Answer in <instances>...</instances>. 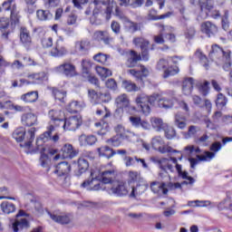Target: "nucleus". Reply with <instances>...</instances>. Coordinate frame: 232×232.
Listing matches in <instances>:
<instances>
[{
    "label": "nucleus",
    "mask_w": 232,
    "mask_h": 232,
    "mask_svg": "<svg viewBox=\"0 0 232 232\" xmlns=\"http://www.w3.org/2000/svg\"><path fill=\"white\" fill-rule=\"evenodd\" d=\"M115 177L114 170H104L99 174V172L95 170L91 171V179H86L82 183V188H86L88 191H99V189H102V185L112 184L113 178Z\"/></svg>",
    "instance_id": "f257e3e1"
},
{
    "label": "nucleus",
    "mask_w": 232,
    "mask_h": 232,
    "mask_svg": "<svg viewBox=\"0 0 232 232\" xmlns=\"http://www.w3.org/2000/svg\"><path fill=\"white\" fill-rule=\"evenodd\" d=\"M94 9L92 11V16L94 18L99 17V15H102V17H105L107 21H110L111 19V13L113 12V7L115 6V15L117 17H120V19H122V12H121V9L117 7V4L115 2H111V4H106L101 0H94L93 1Z\"/></svg>",
    "instance_id": "f03ea898"
},
{
    "label": "nucleus",
    "mask_w": 232,
    "mask_h": 232,
    "mask_svg": "<svg viewBox=\"0 0 232 232\" xmlns=\"http://www.w3.org/2000/svg\"><path fill=\"white\" fill-rule=\"evenodd\" d=\"M211 61H214L218 66H223L225 72L231 70V51L224 50L218 44L212 45V49L209 53Z\"/></svg>",
    "instance_id": "7ed1b4c3"
},
{
    "label": "nucleus",
    "mask_w": 232,
    "mask_h": 232,
    "mask_svg": "<svg viewBox=\"0 0 232 232\" xmlns=\"http://www.w3.org/2000/svg\"><path fill=\"white\" fill-rule=\"evenodd\" d=\"M151 162L156 164L160 169V179H169V173H175V168L177 169V165H179V160L174 157L170 158H150Z\"/></svg>",
    "instance_id": "20e7f679"
},
{
    "label": "nucleus",
    "mask_w": 232,
    "mask_h": 232,
    "mask_svg": "<svg viewBox=\"0 0 232 232\" xmlns=\"http://www.w3.org/2000/svg\"><path fill=\"white\" fill-rule=\"evenodd\" d=\"M13 139H15L16 142H23V140H25L24 148H30L32 142H34L35 139V128H31L26 133V129L19 127L14 130Z\"/></svg>",
    "instance_id": "39448f33"
},
{
    "label": "nucleus",
    "mask_w": 232,
    "mask_h": 232,
    "mask_svg": "<svg viewBox=\"0 0 232 232\" xmlns=\"http://www.w3.org/2000/svg\"><path fill=\"white\" fill-rule=\"evenodd\" d=\"M157 97V94L148 96L145 93H141L137 96L136 103L138 104V107L140 108L143 115H150V111H151V108L150 106L151 104H155Z\"/></svg>",
    "instance_id": "423d86ee"
},
{
    "label": "nucleus",
    "mask_w": 232,
    "mask_h": 232,
    "mask_svg": "<svg viewBox=\"0 0 232 232\" xmlns=\"http://www.w3.org/2000/svg\"><path fill=\"white\" fill-rule=\"evenodd\" d=\"M55 131V126L49 125L46 128V131H44L43 134H41L36 139V146H43L45 142H48L49 140H52L53 142H59V133L55 132L53 136L52 134Z\"/></svg>",
    "instance_id": "0eeeda50"
},
{
    "label": "nucleus",
    "mask_w": 232,
    "mask_h": 232,
    "mask_svg": "<svg viewBox=\"0 0 232 232\" xmlns=\"http://www.w3.org/2000/svg\"><path fill=\"white\" fill-rule=\"evenodd\" d=\"M107 192L109 195H115V197H126L128 195V187L124 181H112L107 186Z\"/></svg>",
    "instance_id": "6e6552de"
},
{
    "label": "nucleus",
    "mask_w": 232,
    "mask_h": 232,
    "mask_svg": "<svg viewBox=\"0 0 232 232\" xmlns=\"http://www.w3.org/2000/svg\"><path fill=\"white\" fill-rule=\"evenodd\" d=\"M201 15L204 17H212L213 19L220 18V11L213 10L211 0H199Z\"/></svg>",
    "instance_id": "1a4fd4ad"
},
{
    "label": "nucleus",
    "mask_w": 232,
    "mask_h": 232,
    "mask_svg": "<svg viewBox=\"0 0 232 232\" xmlns=\"http://www.w3.org/2000/svg\"><path fill=\"white\" fill-rule=\"evenodd\" d=\"M61 126H63L64 130L75 131L82 126V117L81 115L71 116L65 119Z\"/></svg>",
    "instance_id": "9d476101"
},
{
    "label": "nucleus",
    "mask_w": 232,
    "mask_h": 232,
    "mask_svg": "<svg viewBox=\"0 0 232 232\" xmlns=\"http://www.w3.org/2000/svg\"><path fill=\"white\" fill-rule=\"evenodd\" d=\"M164 95L169 96H162L159 99L158 104L160 108H164L165 110H169L170 108H173L177 102H179V100L175 98V92L169 91L168 92H165Z\"/></svg>",
    "instance_id": "9b49d317"
},
{
    "label": "nucleus",
    "mask_w": 232,
    "mask_h": 232,
    "mask_svg": "<svg viewBox=\"0 0 232 232\" xmlns=\"http://www.w3.org/2000/svg\"><path fill=\"white\" fill-rule=\"evenodd\" d=\"M121 55H126V66L128 68H135L137 66L139 61H142V57L140 53H137V51L130 50V51H121L119 50Z\"/></svg>",
    "instance_id": "f8f14e48"
},
{
    "label": "nucleus",
    "mask_w": 232,
    "mask_h": 232,
    "mask_svg": "<svg viewBox=\"0 0 232 232\" xmlns=\"http://www.w3.org/2000/svg\"><path fill=\"white\" fill-rule=\"evenodd\" d=\"M4 12H10V17L12 21H19V10L17 9V4L15 0H5L2 4Z\"/></svg>",
    "instance_id": "ddd939ff"
},
{
    "label": "nucleus",
    "mask_w": 232,
    "mask_h": 232,
    "mask_svg": "<svg viewBox=\"0 0 232 232\" xmlns=\"http://www.w3.org/2000/svg\"><path fill=\"white\" fill-rule=\"evenodd\" d=\"M68 53V49L64 45V38L59 36L56 40L53 48L51 50L50 54L52 57H63Z\"/></svg>",
    "instance_id": "4468645a"
},
{
    "label": "nucleus",
    "mask_w": 232,
    "mask_h": 232,
    "mask_svg": "<svg viewBox=\"0 0 232 232\" xmlns=\"http://www.w3.org/2000/svg\"><path fill=\"white\" fill-rule=\"evenodd\" d=\"M157 70H162L164 72L163 77L168 79L171 75H177L179 73V67L174 69L169 67V62L166 59H160L157 63Z\"/></svg>",
    "instance_id": "2eb2a0df"
},
{
    "label": "nucleus",
    "mask_w": 232,
    "mask_h": 232,
    "mask_svg": "<svg viewBox=\"0 0 232 232\" xmlns=\"http://www.w3.org/2000/svg\"><path fill=\"white\" fill-rule=\"evenodd\" d=\"M89 97L94 101L95 104H102V102H110L111 94L109 92H97L93 90H89Z\"/></svg>",
    "instance_id": "dca6fc26"
},
{
    "label": "nucleus",
    "mask_w": 232,
    "mask_h": 232,
    "mask_svg": "<svg viewBox=\"0 0 232 232\" xmlns=\"http://www.w3.org/2000/svg\"><path fill=\"white\" fill-rule=\"evenodd\" d=\"M28 79H31L32 82H28L26 79H21L19 86H24V84H42L44 81H46V73L38 72L28 75Z\"/></svg>",
    "instance_id": "f3484780"
},
{
    "label": "nucleus",
    "mask_w": 232,
    "mask_h": 232,
    "mask_svg": "<svg viewBox=\"0 0 232 232\" xmlns=\"http://www.w3.org/2000/svg\"><path fill=\"white\" fill-rule=\"evenodd\" d=\"M115 105L117 108L123 109L127 113H130V110H135V108L131 107L130 104V98L128 94H121L115 99Z\"/></svg>",
    "instance_id": "a211bd4d"
},
{
    "label": "nucleus",
    "mask_w": 232,
    "mask_h": 232,
    "mask_svg": "<svg viewBox=\"0 0 232 232\" xmlns=\"http://www.w3.org/2000/svg\"><path fill=\"white\" fill-rule=\"evenodd\" d=\"M128 73L135 77L136 81H138L140 84H144V79L150 75V71L145 66L140 65V71L130 69L128 71Z\"/></svg>",
    "instance_id": "6ab92c4d"
},
{
    "label": "nucleus",
    "mask_w": 232,
    "mask_h": 232,
    "mask_svg": "<svg viewBox=\"0 0 232 232\" xmlns=\"http://www.w3.org/2000/svg\"><path fill=\"white\" fill-rule=\"evenodd\" d=\"M56 72H59V73H63L66 77H73L77 73V72L75 71V65L68 62L57 66Z\"/></svg>",
    "instance_id": "aec40b11"
},
{
    "label": "nucleus",
    "mask_w": 232,
    "mask_h": 232,
    "mask_svg": "<svg viewBox=\"0 0 232 232\" xmlns=\"http://www.w3.org/2000/svg\"><path fill=\"white\" fill-rule=\"evenodd\" d=\"M94 41L98 43H103V44H111L113 43V37L110 34L108 31H96L92 35Z\"/></svg>",
    "instance_id": "412c9836"
},
{
    "label": "nucleus",
    "mask_w": 232,
    "mask_h": 232,
    "mask_svg": "<svg viewBox=\"0 0 232 232\" xmlns=\"http://www.w3.org/2000/svg\"><path fill=\"white\" fill-rule=\"evenodd\" d=\"M70 171H72V166L67 161H61L53 169V173L57 175V177H64V175H68Z\"/></svg>",
    "instance_id": "4be33fe9"
},
{
    "label": "nucleus",
    "mask_w": 232,
    "mask_h": 232,
    "mask_svg": "<svg viewBox=\"0 0 232 232\" xmlns=\"http://www.w3.org/2000/svg\"><path fill=\"white\" fill-rule=\"evenodd\" d=\"M201 32L206 34L208 37H213L218 32V27L210 21H207L201 24Z\"/></svg>",
    "instance_id": "5701e85b"
},
{
    "label": "nucleus",
    "mask_w": 232,
    "mask_h": 232,
    "mask_svg": "<svg viewBox=\"0 0 232 232\" xmlns=\"http://www.w3.org/2000/svg\"><path fill=\"white\" fill-rule=\"evenodd\" d=\"M176 170L179 177H180L185 180V181H182L181 184H186V185L188 184L189 186H193L194 182H196L195 178L191 176H188V171H182V165L180 164L177 165Z\"/></svg>",
    "instance_id": "b1692460"
},
{
    "label": "nucleus",
    "mask_w": 232,
    "mask_h": 232,
    "mask_svg": "<svg viewBox=\"0 0 232 232\" xmlns=\"http://www.w3.org/2000/svg\"><path fill=\"white\" fill-rule=\"evenodd\" d=\"M168 185H166V182H157L154 181L150 184V189L152 192H154L156 195H168Z\"/></svg>",
    "instance_id": "393cba45"
},
{
    "label": "nucleus",
    "mask_w": 232,
    "mask_h": 232,
    "mask_svg": "<svg viewBox=\"0 0 232 232\" xmlns=\"http://www.w3.org/2000/svg\"><path fill=\"white\" fill-rule=\"evenodd\" d=\"M21 121L24 126L30 128L37 124V116L32 112L24 113L22 115Z\"/></svg>",
    "instance_id": "a878e982"
},
{
    "label": "nucleus",
    "mask_w": 232,
    "mask_h": 232,
    "mask_svg": "<svg viewBox=\"0 0 232 232\" xmlns=\"http://www.w3.org/2000/svg\"><path fill=\"white\" fill-rule=\"evenodd\" d=\"M194 84L195 79H193L192 77L185 78L182 81V93L184 95H191Z\"/></svg>",
    "instance_id": "bb28decb"
},
{
    "label": "nucleus",
    "mask_w": 232,
    "mask_h": 232,
    "mask_svg": "<svg viewBox=\"0 0 232 232\" xmlns=\"http://www.w3.org/2000/svg\"><path fill=\"white\" fill-rule=\"evenodd\" d=\"M129 119L134 128H142L143 130L150 129V122L142 121L140 117L130 116Z\"/></svg>",
    "instance_id": "cd10ccee"
},
{
    "label": "nucleus",
    "mask_w": 232,
    "mask_h": 232,
    "mask_svg": "<svg viewBox=\"0 0 232 232\" xmlns=\"http://www.w3.org/2000/svg\"><path fill=\"white\" fill-rule=\"evenodd\" d=\"M62 157L63 159H73L77 157V150H73L72 144H65L62 148Z\"/></svg>",
    "instance_id": "c85d7f7f"
},
{
    "label": "nucleus",
    "mask_w": 232,
    "mask_h": 232,
    "mask_svg": "<svg viewBox=\"0 0 232 232\" xmlns=\"http://www.w3.org/2000/svg\"><path fill=\"white\" fill-rule=\"evenodd\" d=\"M227 142H232L231 137L223 138L222 144L220 141H215L210 145L209 150L210 151H212V153H215V155H217V153H218V151L222 150V146H226Z\"/></svg>",
    "instance_id": "c756f323"
},
{
    "label": "nucleus",
    "mask_w": 232,
    "mask_h": 232,
    "mask_svg": "<svg viewBox=\"0 0 232 232\" xmlns=\"http://www.w3.org/2000/svg\"><path fill=\"white\" fill-rule=\"evenodd\" d=\"M0 209L5 215H12V213H15L17 208L15 204L10 201H3L0 205Z\"/></svg>",
    "instance_id": "7c9ffc66"
},
{
    "label": "nucleus",
    "mask_w": 232,
    "mask_h": 232,
    "mask_svg": "<svg viewBox=\"0 0 232 232\" xmlns=\"http://www.w3.org/2000/svg\"><path fill=\"white\" fill-rule=\"evenodd\" d=\"M156 26L160 28V34L154 36V42L157 44H164L166 37V30H168V26H164L162 24H156Z\"/></svg>",
    "instance_id": "2f4dec72"
},
{
    "label": "nucleus",
    "mask_w": 232,
    "mask_h": 232,
    "mask_svg": "<svg viewBox=\"0 0 232 232\" xmlns=\"http://www.w3.org/2000/svg\"><path fill=\"white\" fill-rule=\"evenodd\" d=\"M79 142L81 146H93L97 142V137L94 135H85L82 134L79 138Z\"/></svg>",
    "instance_id": "473e14b6"
},
{
    "label": "nucleus",
    "mask_w": 232,
    "mask_h": 232,
    "mask_svg": "<svg viewBox=\"0 0 232 232\" xmlns=\"http://www.w3.org/2000/svg\"><path fill=\"white\" fill-rule=\"evenodd\" d=\"M82 108H86V104L84 102L72 101L67 106V111H69V113H77V111H81Z\"/></svg>",
    "instance_id": "72a5a7b5"
},
{
    "label": "nucleus",
    "mask_w": 232,
    "mask_h": 232,
    "mask_svg": "<svg viewBox=\"0 0 232 232\" xmlns=\"http://www.w3.org/2000/svg\"><path fill=\"white\" fill-rule=\"evenodd\" d=\"M174 124L179 130H184L188 126V119L181 112H178L175 115Z\"/></svg>",
    "instance_id": "f704fd0d"
},
{
    "label": "nucleus",
    "mask_w": 232,
    "mask_h": 232,
    "mask_svg": "<svg viewBox=\"0 0 232 232\" xmlns=\"http://www.w3.org/2000/svg\"><path fill=\"white\" fill-rule=\"evenodd\" d=\"M99 157H105V159H111L117 152L108 146L100 147L97 149Z\"/></svg>",
    "instance_id": "c9c22d12"
},
{
    "label": "nucleus",
    "mask_w": 232,
    "mask_h": 232,
    "mask_svg": "<svg viewBox=\"0 0 232 232\" xmlns=\"http://www.w3.org/2000/svg\"><path fill=\"white\" fill-rule=\"evenodd\" d=\"M48 215L50 216V218L53 220V222H57V224H68L71 222L72 218H70V215H55L48 212Z\"/></svg>",
    "instance_id": "e433bc0d"
},
{
    "label": "nucleus",
    "mask_w": 232,
    "mask_h": 232,
    "mask_svg": "<svg viewBox=\"0 0 232 232\" xmlns=\"http://www.w3.org/2000/svg\"><path fill=\"white\" fill-rule=\"evenodd\" d=\"M37 99H39V92L37 91H32L21 96V101L27 103L36 102Z\"/></svg>",
    "instance_id": "4c0bfd02"
},
{
    "label": "nucleus",
    "mask_w": 232,
    "mask_h": 232,
    "mask_svg": "<svg viewBox=\"0 0 232 232\" xmlns=\"http://www.w3.org/2000/svg\"><path fill=\"white\" fill-rule=\"evenodd\" d=\"M89 168L90 163L88 162V160L84 158H80L78 160V171L76 172L77 177H81L82 173H86Z\"/></svg>",
    "instance_id": "58836bf2"
},
{
    "label": "nucleus",
    "mask_w": 232,
    "mask_h": 232,
    "mask_svg": "<svg viewBox=\"0 0 232 232\" xmlns=\"http://www.w3.org/2000/svg\"><path fill=\"white\" fill-rule=\"evenodd\" d=\"M90 43L88 41H79L75 43L74 50L79 55H84L88 51Z\"/></svg>",
    "instance_id": "ea45409f"
},
{
    "label": "nucleus",
    "mask_w": 232,
    "mask_h": 232,
    "mask_svg": "<svg viewBox=\"0 0 232 232\" xmlns=\"http://www.w3.org/2000/svg\"><path fill=\"white\" fill-rule=\"evenodd\" d=\"M48 116L51 119V121H53V122H55V124H57V126H61L62 124L64 123V120L60 118L61 111L51 110V111H49Z\"/></svg>",
    "instance_id": "a19ab883"
},
{
    "label": "nucleus",
    "mask_w": 232,
    "mask_h": 232,
    "mask_svg": "<svg viewBox=\"0 0 232 232\" xmlns=\"http://www.w3.org/2000/svg\"><path fill=\"white\" fill-rule=\"evenodd\" d=\"M157 14V11H155L154 9L150 10L149 12V20L150 21H159L160 19H168V17H171V15H173L172 12H168L164 14L161 15H156Z\"/></svg>",
    "instance_id": "79ce46f5"
},
{
    "label": "nucleus",
    "mask_w": 232,
    "mask_h": 232,
    "mask_svg": "<svg viewBox=\"0 0 232 232\" xmlns=\"http://www.w3.org/2000/svg\"><path fill=\"white\" fill-rule=\"evenodd\" d=\"M28 227V219L27 218H22L20 220H15L12 224V228L14 232H19L21 229H24Z\"/></svg>",
    "instance_id": "37998d69"
},
{
    "label": "nucleus",
    "mask_w": 232,
    "mask_h": 232,
    "mask_svg": "<svg viewBox=\"0 0 232 232\" xmlns=\"http://www.w3.org/2000/svg\"><path fill=\"white\" fill-rule=\"evenodd\" d=\"M196 88H198L199 93L203 95V97H206L208 93H209V82L205 81L202 82V81L196 82Z\"/></svg>",
    "instance_id": "c03bdc74"
},
{
    "label": "nucleus",
    "mask_w": 232,
    "mask_h": 232,
    "mask_svg": "<svg viewBox=\"0 0 232 232\" xmlns=\"http://www.w3.org/2000/svg\"><path fill=\"white\" fill-rule=\"evenodd\" d=\"M114 130L117 136L121 137V139H130V135H131V131L126 130L124 126L121 124L117 125Z\"/></svg>",
    "instance_id": "a18cd8bd"
},
{
    "label": "nucleus",
    "mask_w": 232,
    "mask_h": 232,
    "mask_svg": "<svg viewBox=\"0 0 232 232\" xmlns=\"http://www.w3.org/2000/svg\"><path fill=\"white\" fill-rule=\"evenodd\" d=\"M132 43L138 48H140V50H144L145 48H149L150 46V41H148L144 37H135L133 38Z\"/></svg>",
    "instance_id": "49530a36"
},
{
    "label": "nucleus",
    "mask_w": 232,
    "mask_h": 232,
    "mask_svg": "<svg viewBox=\"0 0 232 232\" xmlns=\"http://www.w3.org/2000/svg\"><path fill=\"white\" fill-rule=\"evenodd\" d=\"M36 17L39 21H50L53 15L48 10L39 9L36 11Z\"/></svg>",
    "instance_id": "de8ad7c7"
},
{
    "label": "nucleus",
    "mask_w": 232,
    "mask_h": 232,
    "mask_svg": "<svg viewBox=\"0 0 232 232\" xmlns=\"http://www.w3.org/2000/svg\"><path fill=\"white\" fill-rule=\"evenodd\" d=\"M151 126L156 131H162L164 130V121L160 118H151Z\"/></svg>",
    "instance_id": "09e8293b"
},
{
    "label": "nucleus",
    "mask_w": 232,
    "mask_h": 232,
    "mask_svg": "<svg viewBox=\"0 0 232 232\" xmlns=\"http://www.w3.org/2000/svg\"><path fill=\"white\" fill-rule=\"evenodd\" d=\"M20 41L23 44H30V43H32V37H30V33L26 28L21 29Z\"/></svg>",
    "instance_id": "8fccbe9b"
},
{
    "label": "nucleus",
    "mask_w": 232,
    "mask_h": 232,
    "mask_svg": "<svg viewBox=\"0 0 232 232\" xmlns=\"http://www.w3.org/2000/svg\"><path fill=\"white\" fill-rule=\"evenodd\" d=\"M195 57L200 61L202 66H204L206 70L209 68L208 57L204 53H202L200 50L196 51Z\"/></svg>",
    "instance_id": "3c124183"
},
{
    "label": "nucleus",
    "mask_w": 232,
    "mask_h": 232,
    "mask_svg": "<svg viewBox=\"0 0 232 232\" xmlns=\"http://www.w3.org/2000/svg\"><path fill=\"white\" fill-rule=\"evenodd\" d=\"M148 189L147 184H139L136 188H132L130 197H135L136 195H142Z\"/></svg>",
    "instance_id": "603ef678"
},
{
    "label": "nucleus",
    "mask_w": 232,
    "mask_h": 232,
    "mask_svg": "<svg viewBox=\"0 0 232 232\" xmlns=\"http://www.w3.org/2000/svg\"><path fill=\"white\" fill-rule=\"evenodd\" d=\"M215 157H216V154L215 152H212V151H205L203 155H197V159L203 162H209L210 160H213Z\"/></svg>",
    "instance_id": "864d4df0"
},
{
    "label": "nucleus",
    "mask_w": 232,
    "mask_h": 232,
    "mask_svg": "<svg viewBox=\"0 0 232 232\" xmlns=\"http://www.w3.org/2000/svg\"><path fill=\"white\" fill-rule=\"evenodd\" d=\"M227 104V98L223 93H218L216 100V106L219 110H222Z\"/></svg>",
    "instance_id": "5fc2aeb1"
},
{
    "label": "nucleus",
    "mask_w": 232,
    "mask_h": 232,
    "mask_svg": "<svg viewBox=\"0 0 232 232\" xmlns=\"http://www.w3.org/2000/svg\"><path fill=\"white\" fill-rule=\"evenodd\" d=\"M96 72L98 75L102 77V79H106L107 77H111V72L109 69L104 68L102 66H96Z\"/></svg>",
    "instance_id": "6e6d98bb"
},
{
    "label": "nucleus",
    "mask_w": 232,
    "mask_h": 232,
    "mask_svg": "<svg viewBox=\"0 0 232 232\" xmlns=\"http://www.w3.org/2000/svg\"><path fill=\"white\" fill-rule=\"evenodd\" d=\"M122 87L126 89L127 92H138L139 87L137 84L133 83L131 81H123Z\"/></svg>",
    "instance_id": "4d7b16f0"
},
{
    "label": "nucleus",
    "mask_w": 232,
    "mask_h": 232,
    "mask_svg": "<svg viewBox=\"0 0 232 232\" xmlns=\"http://www.w3.org/2000/svg\"><path fill=\"white\" fill-rule=\"evenodd\" d=\"M141 24L135 22H129L127 24L128 32L130 34H135V32H139L140 30Z\"/></svg>",
    "instance_id": "13d9d810"
},
{
    "label": "nucleus",
    "mask_w": 232,
    "mask_h": 232,
    "mask_svg": "<svg viewBox=\"0 0 232 232\" xmlns=\"http://www.w3.org/2000/svg\"><path fill=\"white\" fill-rule=\"evenodd\" d=\"M53 93L54 99H56V101H60V102H64V99H66L65 92H61L54 88V89H53Z\"/></svg>",
    "instance_id": "bf43d9fd"
},
{
    "label": "nucleus",
    "mask_w": 232,
    "mask_h": 232,
    "mask_svg": "<svg viewBox=\"0 0 232 232\" xmlns=\"http://www.w3.org/2000/svg\"><path fill=\"white\" fill-rule=\"evenodd\" d=\"M44 48H52L53 46V38L52 36H44L41 40Z\"/></svg>",
    "instance_id": "052dcab7"
},
{
    "label": "nucleus",
    "mask_w": 232,
    "mask_h": 232,
    "mask_svg": "<svg viewBox=\"0 0 232 232\" xmlns=\"http://www.w3.org/2000/svg\"><path fill=\"white\" fill-rule=\"evenodd\" d=\"M165 137L169 140H171V139H175V137H177V130H175L173 127H167L165 129Z\"/></svg>",
    "instance_id": "680f3d73"
},
{
    "label": "nucleus",
    "mask_w": 232,
    "mask_h": 232,
    "mask_svg": "<svg viewBox=\"0 0 232 232\" xmlns=\"http://www.w3.org/2000/svg\"><path fill=\"white\" fill-rule=\"evenodd\" d=\"M94 61L96 63H100L101 64H106L108 62V55L99 53L93 56Z\"/></svg>",
    "instance_id": "e2e57ef3"
},
{
    "label": "nucleus",
    "mask_w": 232,
    "mask_h": 232,
    "mask_svg": "<svg viewBox=\"0 0 232 232\" xmlns=\"http://www.w3.org/2000/svg\"><path fill=\"white\" fill-rule=\"evenodd\" d=\"M208 140H209V136L208 134H203L201 137H199L198 140H196V144L198 146H209V143H208Z\"/></svg>",
    "instance_id": "0e129e2a"
},
{
    "label": "nucleus",
    "mask_w": 232,
    "mask_h": 232,
    "mask_svg": "<svg viewBox=\"0 0 232 232\" xmlns=\"http://www.w3.org/2000/svg\"><path fill=\"white\" fill-rule=\"evenodd\" d=\"M121 139H122V138L116 135V136L111 138L110 140H108L107 142L109 144H111V146H114V148H119V146L121 144H122V140Z\"/></svg>",
    "instance_id": "69168bd1"
},
{
    "label": "nucleus",
    "mask_w": 232,
    "mask_h": 232,
    "mask_svg": "<svg viewBox=\"0 0 232 232\" xmlns=\"http://www.w3.org/2000/svg\"><path fill=\"white\" fill-rule=\"evenodd\" d=\"M195 34L196 31L194 26H188L184 31V35L186 39H193V37H195Z\"/></svg>",
    "instance_id": "338daca9"
},
{
    "label": "nucleus",
    "mask_w": 232,
    "mask_h": 232,
    "mask_svg": "<svg viewBox=\"0 0 232 232\" xmlns=\"http://www.w3.org/2000/svg\"><path fill=\"white\" fill-rule=\"evenodd\" d=\"M138 160H139V158L137 157L132 158L130 156H125L124 158L125 166H127V168H130V166H135Z\"/></svg>",
    "instance_id": "774afa93"
}]
</instances>
